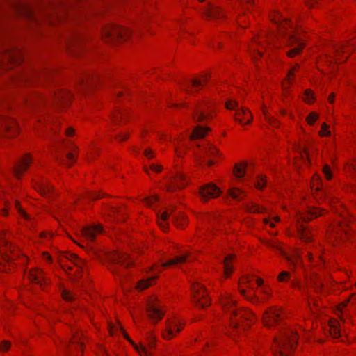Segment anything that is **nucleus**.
<instances>
[{"mask_svg":"<svg viewBox=\"0 0 356 356\" xmlns=\"http://www.w3.org/2000/svg\"><path fill=\"white\" fill-rule=\"evenodd\" d=\"M222 305L224 307H227L228 309H230V321L234 327L236 328L239 326L240 321H245L250 323L254 322V314L249 311L235 309V301L231 297L228 296L225 297L222 300Z\"/></svg>","mask_w":356,"mask_h":356,"instance_id":"obj_1","label":"nucleus"},{"mask_svg":"<svg viewBox=\"0 0 356 356\" xmlns=\"http://www.w3.org/2000/svg\"><path fill=\"white\" fill-rule=\"evenodd\" d=\"M296 340V333L285 332L281 340H275L277 347V349L274 350L275 356H291Z\"/></svg>","mask_w":356,"mask_h":356,"instance_id":"obj_2","label":"nucleus"},{"mask_svg":"<svg viewBox=\"0 0 356 356\" xmlns=\"http://www.w3.org/2000/svg\"><path fill=\"white\" fill-rule=\"evenodd\" d=\"M108 259L111 264L109 269L115 275H118L121 279L122 274L120 272L119 267H129L131 266L133 261L129 258L127 253L122 252H115L108 255Z\"/></svg>","mask_w":356,"mask_h":356,"instance_id":"obj_3","label":"nucleus"},{"mask_svg":"<svg viewBox=\"0 0 356 356\" xmlns=\"http://www.w3.org/2000/svg\"><path fill=\"white\" fill-rule=\"evenodd\" d=\"M130 34L131 32L128 29L115 24H109L102 31V37L106 42L126 39Z\"/></svg>","mask_w":356,"mask_h":356,"instance_id":"obj_4","label":"nucleus"},{"mask_svg":"<svg viewBox=\"0 0 356 356\" xmlns=\"http://www.w3.org/2000/svg\"><path fill=\"white\" fill-rule=\"evenodd\" d=\"M71 97V94L67 91H59L58 92L52 93L49 97L47 98L41 95H33L30 99L28 100V104L31 106H35V104L38 103H43L44 102H49L51 99L54 101L60 102L62 101H65V99H70Z\"/></svg>","mask_w":356,"mask_h":356,"instance_id":"obj_5","label":"nucleus"},{"mask_svg":"<svg viewBox=\"0 0 356 356\" xmlns=\"http://www.w3.org/2000/svg\"><path fill=\"white\" fill-rule=\"evenodd\" d=\"M193 293V302L197 307H205L210 304V300L207 298V293L204 287L199 283H193L191 285Z\"/></svg>","mask_w":356,"mask_h":356,"instance_id":"obj_6","label":"nucleus"},{"mask_svg":"<svg viewBox=\"0 0 356 356\" xmlns=\"http://www.w3.org/2000/svg\"><path fill=\"white\" fill-rule=\"evenodd\" d=\"M226 107L229 110H236V120L239 122H242V119L241 117L249 115V118L247 120V124H250L252 122V116L250 112L245 108L239 107L237 102L234 100H229L226 103Z\"/></svg>","mask_w":356,"mask_h":356,"instance_id":"obj_7","label":"nucleus"},{"mask_svg":"<svg viewBox=\"0 0 356 356\" xmlns=\"http://www.w3.org/2000/svg\"><path fill=\"white\" fill-rule=\"evenodd\" d=\"M288 44L289 46H293L297 44L293 49L287 52V56L289 57H293L296 54L300 53L302 48L304 47V44L300 41V39L298 37V35L295 33H291L289 35L288 38Z\"/></svg>","mask_w":356,"mask_h":356,"instance_id":"obj_8","label":"nucleus"},{"mask_svg":"<svg viewBox=\"0 0 356 356\" xmlns=\"http://www.w3.org/2000/svg\"><path fill=\"white\" fill-rule=\"evenodd\" d=\"M200 193L203 200L214 198L220 194V190L215 184L210 183L200 189Z\"/></svg>","mask_w":356,"mask_h":356,"instance_id":"obj_9","label":"nucleus"},{"mask_svg":"<svg viewBox=\"0 0 356 356\" xmlns=\"http://www.w3.org/2000/svg\"><path fill=\"white\" fill-rule=\"evenodd\" d=\"M147 312L148 316L156 321L162 318L164 312L156 300H151L147 305Z\"/></svg>","mask_w":356,"mask_h":356,"instance_id":"obj_10","label":"nucleus"},{"mask_svg":"<svg viewBox=\"0 0 356 356\" xmlns=\"http://www.w3.org/2000/svg\"><path fill=\"white\" fill-rule=\"evenodd\" d=\"M281 315L275 309L270 308L263 316V321L266 326L271 327L281 319Z\"/></svg>","mask_w":356,"mask_h":356,"instance_id":"obj_11","label":"nucleus"},{"mask_svg":"<svg viewBox=\"0 0 356 356\" xmlns=\"http://www.w3.org/2000/svg\"><path fill=\"white\" fill-rule=\"evenodd\" d=\"M109 332L111 334H114L115 332H118L122 333L123 336L135 346V348L138 352H139L140 353H143L147 355H150L149 351L147 349L145 346H141L140 347H138L136 344H134L133 341L129 339L127 333H125L124 331L123 330L120 324L118 323L115 325H110Z\"/></svg>","mask_w":356,"mask_h":356,"instance_id":"obj_12","label":"nucleus"},{"mask_svg":"<svg viewBox=\"0 0 356 356\" xmlns=\"http://www.w3.org/2000/svg\"><path fill=\"white\" fill-rule=\"evenodd\" d=\"M31 163V159L29 155L26 154L22 158L13 168L15 177L19 178L21 174L29 168Z\"/></svg>","mask_w":356,"mask_h":356,"instance_id":"obj_13","label":"nucleus"},{"mask_svg":"<svg viewBox=\"0 0 356 356\" xmlns=\"http://www.w3.org/2000/svg\"><path fill=\"white\" fill-rule=\"evenodd\" d=\"M0 129H1L3 131L13 132L14 134L17 131V125L16 122L12 119L1 118Z\"/></svg>","mask_w":356,"mask_h":356,"instance_id":"obj_14","label":"nucleus"},{"mask_svg":"<svg viewBox=\"0 0 356 356\" xmlns=\"http://www.w3.org/2000/svg\"><path fill=\"white\" fill-rule=\"evenodd\" d=\"M204 15L212 19H218L223 16V13L221 9L213 4H210L204 10Z\"/></svg>","mask_w":356,"mask_h":356,"instance_id":"obj_15","label":"nucleus"},{"mask_svg":"<svg viewBox=\"0 0 356 356\" xmlns=\"http://www.w3.org/2000/svg\"><path fill=\"white\" fill-rule=\"evenodd\" d=\"M102 232V227L99 225L86 226L81 230L83 236L89 241H93L97 233Z\"/></svg>","mask_w":356,"mask_h":356,"instance_id":"obj_16","label":"nucleus"},{"mask_svg":"<svg viewBox=\"0 0 356 356\" xmlns=\"http://www.w3.org/2000/svg\"><path fill=\"white\" fill-rule=\"evenodd\" d=\"M208 79H209V77L207 75H204L202 76V80L197 79H195L193 81H191V84L192 88H194V90L192 89V88L190 89L187 85L181 86V89L184 91H185L186 93L191 94V93H192L193 92L197 91L196 88L197 87L201 86L203 84H206L208 82Z\"/></svg>","mask_w":356,"mask_h":356,"instance_id":"obj_17","label":"nucleus"},{"mask_svg":"<svg viewBox=\"0 0 356 356\" xmlns=\"http://www.w3.org/2000/svg\"><path fill=\"white\" fill-rule=\"evenodd\" d=\"M209 114L205 111V106L204 105H200L194 111L193 118L195 122H202L205 119H207Z\"/></svg>","mask_w":356,"mask_h":356,"instance_id":"obj_18","label":"nucleus"},{"mask_svg":"<svg viewBox=\"0 0 356 356\" xmlns=\"http://www.w3.org/2000/svg\"><path fill=\"white\" fill-rule=\"evenodd\" d=\"M180 330L178 322L169 323L165 332L163 333V337L166 339H170L175 336V332H179Z\"/></svg>","mask_w":356,"mask_h":356,"instance_id":"obj_19","label":"nucleus"},{"mask_svg":"<svg viewBox=\"0 0 356 356\" xmlns=\"http://www.w3.org/2000/svg\"><path fill=\"white\" fill-rule=\"evenodd\" d=\"M188 258H191V254H190V253L186 252L181 256L176 257L174 259H170L167 262L162 263L159 267L163 268V267H167V266L179 264V263H184L187 261V259H188Z\"/></svg>","mask_w":356,"mask_h":356,"instance_id":"obj_20","label":"nucleus"},{"mask_svg":"<svg viewBox=\"0 0 356 356\" xmlns=\"http://www.w3.org/2000/svg\"><path fill=\"white\" fill-rule=\"evenodd\" d=\"M27 276L29 279L36 284H42V282H44V277L42 275V273L39 270H30Z\"/></svg>","mask_w":356,"mask_h":356,"instance_id":"obj_21","label":"nucleus"},{"mask_svg":"<svg viewBox=\"0 0 356 356\" xmlns=\"http://www.w3.org/2000/svg\"><path fill=\"white\" fill-rule=\"evenodd\" d=\"M82 334H79V332H74L72 336V339L71 340V345L69 347L70 350L71 351L73 348L75 349L79 348L82 350L83 348V341H82Z\"/></svg>","mask_w":356,"mask_h":356,"instance_id":"obj_22","label":"nucleus"},{"mask_svg":"<svg viewBox=\"0 0 356 356\" xmlns=\"http://www.w3.org/2000/svg\"><path fill=\"white\" fill-rule=\"evenodd\" d=\"M209 131L210 129L209 128L197 126L194 129L192 134L191 135V139L195 140L202 138L205 136L206 133Z\"/></svg>","mask_w":356,"mask_h":356,"instance_id":"obj_23","label":"nucleus"},{"mask_svg":"<svg viewBox=\"0 0 356 356\" xmlns=\"http://www.w3.org/2000/svg\"><path fill=\"white\" fill-rule=\"evenodd\" d=\"M172 213V209L170 211H166L163 212L160 216H158V224L159 227L165 230L167 228L168 223L166 222L168 217Z\"/></svg>","mask_w":356,"mask_h":356,"instance_id":"obj_24","label":"nucleus"},{"mask_svg":"<svg viewBox=\"0 0 356 356\" xmlns=\"http://www.w3.org/2000/svg\"><path fill=\"white\" fill-rule=\"evenodd\" d=\"M229 195L232 199L237 201L242 200L245 197V193L238 188H232L229 189Z\"/></svg>","mask_w":356,"mask_h":356,"instance_id":"obj_25","label":"nucleus"},{"mask_svg":"<svg viewBox=\"0 0 356 356\" xmlns=\"http://www.w3.org/2000/svg\"><path fill=\"white\" fill-rule=\"evenodd\" d=\"M218 154V150L213 147L212 145H210L207 147L206 152H205V156L203 157V161L206 162L207 164L209 166L212 165L213 164V162L211 160H207L206 157L209 156H213Z\"/></svg>","mask_w":356,"mask_h":356,"instance_id":"obj_26","label":"nucleus"},{"mask_svg":"<svg viewBox=\"0 0 356 356\" xmlns=\"http://www.w3.org/2000/svg\"><path fill=\"white\" fill-rule=\"evenodd\" d=\"M321 215V211L316 208L310 209L308 213L303 216V220L304 222H309L312 218H315Z\"/></svg>","mask_w":356,"mask_h":356,"instance_id":"obj_27","label":"nucleus"},{"mask_svg":"<svg viewBox=\"0 0 356 356\" xmlns=\"http://www.w3.org/2000/svg\"><path fill=\"white\" fill-rule=\"evenodd\" d=\"M233 258L232 255H228L225 260L223 261L224 263V273L226 275V277H229L230 273L232 271V267L229 264V261L232 260Z\"/></svg>","mask_w":356,"mask_h":356,"instance_id":"obj_28","label":"nucleus"},{"mask_svg":"<svg viewBox=\"0 0 356 356\" xmlns=\"http://www.w3.org/2000/svg\"><path fill=\"white\" fill-rule=\"evenodd\" d=\"M70 259L79 268V269L82 270L83 268L85 261L80 259L77 255L71 254Z\"/></svg>","mask_w":356,"mask_h":356,"instance_id":"obj_29","label":"nucleus"},{"mask_svg":"<svg viewBox=\"0 0 356 356\" xmlns=\"http://www.w3.org/2000/svg\"><path fill=\"white\" fill-rule=\"evenodd\" d=\"M246 164H238L235 165L234 173L238 178H242L245 174Z\"/></svg>","mask_w":356,"mask_h":356,"instance_id":"obj_30","label":"nucleus"},{"mask_svg":"<svg viewBox=\"0 0 356 356\" xmlns=\"http://www.w3.org/2000/svg\"><path fill=\"white\" fill-rule=\"evenodd\" d=\"M241 294L248 300L252 302H256L258 301L257 297L254 295V293L250 294L247 293L245 289H240Z\"/></svg>","mask_w":356,"mask_h":356,"instance_id":"obj_31","label":"nucleus"},{"mask_svg":"<svg viewBox=\"0 0 356 356\" xmlns=\"http://www.w3.org/2000/svg\"><path fill=\"white\" fill-rule=\"evenodd\" d=\"M157 277L158 275H156L155 276L152 277L147 280L140 281L138 284V288L140 290L146 289L151 284L152 281L155 280Z\"/></svg>","mask_w":356,"mask_h":356,"instance_id":"obj_32","label":"nucleus"},{"mask_svg":"<svg viewBox=\"0 0 356 356\" xmlns=\"http://www.w3.org/2000/svg\"><path fill=\"white\" fill-rule=\"evenodd\" d=\"M40 192L42 195H47L53 191V188L51 186L47 184H42L39 188Z\"/></svg>","mask_w":356,"mask_h":356,"instance_id":"obj_33","label":"nucleus"},{"mask_svg":"<svg viewBox=\"0 0 356 356\" xmlns=\"http://www.w3.org/2000/svg\"><path fill=\"white\" fill-rule=\"evenodd\" d=\"M185 181V177H184V175L181 174V173H179L177 177L175 178V184L177 186V187L178 188H181L184 186V182Z\"/></svg>","mask_w":356,"mask_h":356,"instance_id":"obj_34","label":"nucleus"},{"mask_svg":"<svg viewBox=\"0 0 356 356\" xmlns=\"http://www.w3.org/2000/svg\"><path fill=\"white\" fill-rule=\"evenodd\" d=\"M97 79L92 74H85L83 77H82L80 80L81 84H89L90 82H92L95 79Z\"/></svg>","mask_w":356,"mask_h":356,"instance_id":"obj_35","label":"nucleus"},{"mask_svg":"<svg viewBox=\"0 0 356 356\" xmlns=\"http://www.w3.org/2000/svg\"><path fill=\"white\" fill-rule=\"evenodd\" d=\"M330 334L334 338H337L340 336V332H339V328L337 327V323H335V324H332L331 325Z\"/></svg>","mask_w":356,"mask_h":356,"instance_id":"obj_36","label":"nucleus"},{"mask_svg":"<svg viewBox=\"0 0 356 356\" xmlns=\"http://www.w3.org/2000/svg\"><path fill=\"white\" fill-rule=\"evenodd\" d=\"M264 114L265 115L266 120L268 122V123L273 127H277L278 126L279 122L273 118L268 115L266 111H264Z\"/></svg>","mask_w":356,"mask_h":356,"instance_id":"obj_37","label":"nucleus"},{"mask_svg":"<svg viewBox=\"0 0 356 356\" xmlns=\"http://www.w3.org/2000/svg\"><path fill=\"white\" fill-rule=\"evenodd\" d=\"M290 277V273L287 271H282L281 272L278 277H277V279L280 282H285Z\"/></svg>","mask_w":356,"mask_h":356,"instance_id":"obj_38","label":"nucleus"},{"mask_svg":"<svg viewBox=\"0 0 356 356\" xmlns=\"http://www.w3.org/2000/svg\"><path fill=\"white\" fill-rule=\"evenodd\" d=\"M159 200V197L157 195H153L152 197L146 198L144 201L145 203L149 206L151 207L153 205V204Z\"/></svg>","mask_w":356,"mask_h":356,"instance_id":"obj_39","label":"nucleus"},{"mask_svg":"<svg viewBox=\"0 0 356 356\" xmlns=\"http://www.w3.org/2000/svg\"><path fill=\"white\" fill-rule=\"evenodd\" d=\"M0 254H1L3 259L7 263H9L13 259L8 254L7 250H3L1 247H0Z\"/></svg>","mask_w":356,"mask_h":356,"instance_id":"obj_40","label":"nucleus"},{"mask_svg":"<svg viewBox=\"0 0 356 356\" xmlns=\"http://www.w3.org/2000/svg\"><path fill=\"white\" fill-rule=\"evenodd\" d=\"M318 115L316 113H311L307 118V120L309 124H313L318 119Z\"/></svg>","mask_w":356,"mask_h":356,"instance_id":"obj_41","label":"nucleus"},{"mask_svg":"<svg viewBox=\"0 0 356 356\" xmlns=\"http://www.w3.org/2000/svg\"><path fill=\"white\" fill-rule=\"evenodd\" d=\"M247 209L250 211V212H253V213H260V212H262L263 211V208L257 206V205H255V204H252L250 207H247Z\"/></svg>","mask_w":356,"mask_h":356,"instance_id":"obj_42","label":"nucleus"},{"mask_svg":"<svg viewBox=\"0 0 356 356\" xmlns=\"http://www.w3.org/2000/svg\"><path fill=\"white\" fill-rule=\"evenodd\" d=\"M63 298L66 301H72L74 298V295L67 291H63Z\"/></svg>","mask_w":356,"mask_h":356,"instance_id":"obj_43","label":"nucleus"},{"mask_svg":"<svg viewBox=\"0 0 356 356\" xmlns=\"http://www.w3.org/2000/svg\"><path fill=\"white\" fill-rule=\"evenodd\" d=\"M10 347V342L8 341L4 340L0 343V350L1 351H7L9 350Z\"/></svg>","mask_w":356,"mask_h":356,"instance_id":"obj_44","label":"nucleus"},{"mask_svg":"<svg viewBox=\"0 0 356 356\" xmlns=\"http://www.w3.org/2000/svg\"><path fill=\"white\" fill-rule=\"evenodd\" d=\"M323 172L327 179H331L332 172L328 165H325L323 169Z\"/></svg>","mask_w":356,"mask_h":356,"instance_id":"obj_45","label":"nucleus"},{"mask_svg":"<svg viewBox=\"0 0 356 356\" xmlns=\"http://www.w3.org/2000/svg\"><path fill=\"white\" fill-rule=\"evenodd\" d=\"M305 95L306 96L305 101L307 103L311 104L314 99V95L312 92L309 90H305Z\"/></svg>","mask_w":356,"mask_h":356,"instance_id":"obj_46","label":"nucleus"},{"mask_svg":"<svg viewBox=\"0 0 356 356\" xmlns=\"http://www.w3.org/2000/svg\"><path fill=\"white\" fill-rule=\"evenodd\" d=\"M266 178L263 176H261L257 181L256 184V187L259 189H261L264 187L266 185Z\"/></svg>","mask_w":356,"mask_h":356,"instance_id":"obj_47","label":"nucleus"},{"mask_svg":"<svg viewBox=\"0 0 356 356\" xmlns=\"http://www.w3.org/2000/svg\"><path fill=\"white\" fill-rule=\"evenodd\" d=\"M319 134L321 136L330 135V131L328 130V126L325 123L322 124V130L320 131Z\"/></svg>","mask_w":356,"mask_h":356,"instance_id":"obj_48","label":"nucleus"},{"mask_svg":"<svg viewBox=\"0 0 356 356\" xmlns=\"http://www.w3.org/2000/svg\"><path fill=\"white\" fill-rule=\"evenodd\" d=\"M15 207H16V209L18 210V211L19 212V213L22 216H23L24 218H26L27 219L29 218L28 215L22 210V209L21 208V207L19 204V202L17 200L15 201Z\"/></svg>","mask_w":356,"mask_h":356,"instance_id":"obj_49","label":"nucleus"},{"mask_svg":"<svg viewBox=\"0 0 356 356\" xmlns=\"http://www.w3.org/2000/svg\"><path fill=\"white\" fill-rule=\"evenodd\" d=\"M302 231L300 233L301 238L302 239H304L305 241H310V236L305 232L303 225H302Z\"/></svg>","mask_w":356,"mask_h":356,"instance_id":"obj_50","label":"nucleus"},{"mask_svg":"<svg viewBox=\"0 0 356 356\" xmlns=\"http://www.w3.org/2000/svg\"><path fill=\"white\" fill-rule=\"evenodd\" d=\"M144 154L149 159H150L154 157V152L151 149H145L144 151Z\"/></svg>","mask_w":356,"mask_h":356,"instance_id":"obj_51","label":"nucleus"},{"mask_svg":"<svg viewBox=\"0 0 356 356\" xmlns=\"http://www.w3.org/2000/svg\"><path fill=\"white\" fill-rule=\"evenodd\" d=\"M150 168L152 170H153L154 172H161L162 167L159 165L152 164L150 165Z\"/></svg>","mask_w":356,"mask_h":356,"instance_id":"obj_52","label":"nucleus"},{"mask_svg":"<svg viewBox=\"0 0 356 356\" xmlns=\"http://www.w3.org/2000/svg\"><path fill=\"white\" fill-rule=\"evenodd\" d=\"M100 197H101V195L98 193H91L88 195V198L90 200H97Z\"/></svg>","mask_w":356,"mask_h":356,"instance_id":"obj_53","label":"nucleus"},{"mask_svg":"<svg viewBox=\"0 0 356 356\" xmlns=\"http://www.w3.org/2000/svg\"><path fill=\"white\" fill-rule=\"evenodd\" d=\"M349 50L347 48H345L343 47H339L336 49V52L338 55H339L341 53H346Z\"/></svg>","mask_w":356,"mask_h":356,"instance_id":"obj_54","label":"nucleus"},{"mask_svg":"<svg viewBox=\"0 0 356 356\" xmlns=\"http://www.w3.org/2000/svg\"><path fill=\"white\" fill-rule=\"evenodd\" d=\"M254 54L252 55L254 59H257V56H261L262 53L259 49H254Z\"/></svg>","mask_w":356,"mask_h":356,"instance_id":"obj_55","label":"nucleus"},{"mask_svg":"<svg viewBox=\"0 0 356 356\" xmlns=\"http://www.w3.org/2000/svg\"><path fill=\"white\" fill-rule=\"evenodd\" d=\"M67 158L68 161H70L71 163L74 162V156L72 153H68L67 154Z\"/></svg>","mask_w":356,"mask_h":356,"instance_id":"obj_56","label":"nucleus"},{"mask_svg":"<svg viewBox=\"0 0 356 356\" xmlns=\"http://www.w3.org/2000/svg\"><path fill=\"white\" fill-rule=\"evenodd\" d=\"M65 133L67 136H72L74 134V129L72 127L66 129Z\"/></svg>","mask_w":356,"mask_h":356,"instance_id":"obj_57","label":"nucleus"},{"mask_svg":"<svg viewBox=\"0 0 356 356\" xmlns=\"http://www.w3.org/2000/svg\"><path fill=\"white\" fill-rule=\"evenodd\" d=\"M109 210H110V212L113 213V214H115L116 213L119 212L118 209L117 207H111L109 208Z\"/></svg>","mask_w":356,"mask_h":356,"instance_id":"obj_58","label":"nucleus"},{"mask_svg":"<svg viewBox=\"0 0 356 356\" xmlns=\"http://www.w3.org/2000/svg\"><path fill=\"white\" fill-rule=\"evenodd\" d=\"M128 137V135H122V134H120L118 136H116V138L120 140H125Z\"/></svg>","mask_w":356,"mask_h":356,"instance_id":"obj_59","label":"nucleus"},{"mask_svg":"<svg viewBox=\"0 0 356 356\" xmlns=\"http://www.w3.org/2000/svg\"><path fill=\"white\" fill-rule=\"evenodd\" d=\"M3 243H4L6 248L9 249V250L11 252L12 251V245L10 244H9L7 241H3Z\"/></svg>","mask_w":356,"mask_h":356,"instance_id":"obj_60","label":"nucleus"},{"mask_svg":"<svg viewBox=\"0 0 356 356\" xmlns=\"http://www.w3.org/2000/svg\"><path fill=\"white\" fill-rule=\"evenodd\" d=\"M264 281L261 278L257 279V284L259 286H261L263 285Z\"/></svg>","mask_w":356,"mask_h":356,"instance_id":"obj_61","label":"nucleus"},{"mask_svg":"<svg viewBox=\"0 0 356 356\" xmlns=\"http://www.w3.org/2000/svg\"><path fill=\"white\" fill-rule=\"evenodd\" d=\"M250 280L249 279V277H243L242 278V282H244V283H245V284L249 283V282H250Z\"/></svg>","mask_w":356,"mask_h":356,"instance_id":"obj_62","label":"nucleus"},{"mask_svg":"<svg viewBox=\"0 0 356 356\" xmlns=\"http://www.w3.org/2000/svg\"><path fill=\"white\" fill-rule=\"evenodd\" d=\"M334 94H333V93H332V94H330V97H329V102H330V103H332V102H333V101H334Z\"/></svg>","mask_w":356,"mask_h":356,"instance_id":"obj_63","label":"nucleus"},{"mask_svg":"<svg viewBox=\"0 0 356 356\" xmlns=\"http://www.w3.org/2000/svg\"><path fill=\"white\" fill-rule=\"evenodd\" d=\"M261 293L266 294V295H268L269 294V291L266 288H264L261 289Z\"/></svg>","mask_w":356,"mask_h":356,"instance_id":"obj_64","label":"nucleus"}]
</instances>
